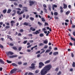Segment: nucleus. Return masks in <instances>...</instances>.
<instances>
[{"label": "nucleus", "mask_w": 75, "mask_h": 75, "mask_svg": "<svg viewBox=\"0 0 75 75\" xmlns=\"http://www.w3.org/2000/svg\"><path fill=\"white\" fill-rule=\"evenodd\" d=\"M52 68V65L49 64L46 65L44 67V69L42 70L40 72L41 75H44L47 74L48 71H49Z\"/></svg>", "instance_id": "nucleus-1"}, {"label": "nucleus", "mask_w": 75, "mask_h": 75, "mask_svg": "<svg viewBox=\"0 0 75 75\" xmlns=\"http://www.w3.org/2000/svg\"><path fill=\"white\" fill-rule=\"evenodd\" d=\"M52 7L53 10H55V8H57V5L55 4L53 5L52 6Z\"/></svg>", "instance_id": "nucleus-7"}, {"label": "nucleus", "mask_w": 75, "mask_h": 75, "mask_svg": "<svg viewBox=\"0 0 75 75\" xmlns=\"http://www.w3.org/2000/svg\"><path fill=\"white\" fill-rule=\"evenodd\" d=\"M27 63H25L23 64V65H27Z\"/></svg>", "instance_id": "nucleus-57"}, {"label": "nucleus", "mask_w": 75, "mask_h": 75, "mask_svg": "<svg viewBox=\"0 0 75 75\" xmlns=\"http://www.w3.org/2000/svg\"><path fill=\"white\" fill-rule=\"evenodd\" d=\"M24 13V10L22 11L21 12L20 14H21V15L22 14H23V13Z\"/></svg>", "instance_id": "nucleus-35"}, {"label": "nucleus", "mask_w": 75, "mask_h": 75, "mask_svg": "<svg viewBox=\"0 0 75 75\" xmlns=\"http://www.w3.org/2000/svg\"><path fill=\"white\" fill-rule=\"evenodd\" d=\"M25 15L24 14L23 15V18H25Z\"/></svg>", "instance_id": "nucleus-60"}, {"label": "nucleus", "mask_w": 75, "mask_h": 75, "mask_svg": "<svg viewBox=\"0 0 75 75\" xmlns=\"http://www.w3.org/2000/svg\"><path fill=\"white\" fill-rule=\"evenodd\" d=\"M29 3L30 6H33L34 4H35L36 5L37 4V3L35 1H29Z\"/></svg>", "instance_id": "nucleus-2"}, {"label": "nucleus", "mask_w": 75, "mask_h": 75, "mask_svg": "<svg viewBox=\"0 0 75 75\" xmlns=\"http://www.w3.org/2000/svg\"><path fill=\"white\" fill-rule=\"evenodd\" d=\"M17 70V69H13L11 71L10 73H11V74H13L14 73V72H16V71Z\"/></svg>", "instance_id": "nucleus-6"}, {"label": "nucleus", "mask_w": 75, "mask_h": 75, "mask_svg": "<svg viewBox=\"0 0 75 75\" xmlns=\"http://www.w3.org/2000/svg\"><path fill=\"white\" fill-rule=\"evenodd\" d=\"M63 6H64V7H63V8H64V9H65L66 8H67V7L68 6L66 4H64Z\"/></svg>", "instance_id": "nucleus-9"}, {"label": "nucleus", "mask_w": 75, "mask_h": 75, "mask_svg": "<svg viewBox=\"0 0 75 75\" xmlns=\"http://www.w3.org/2000/svg\"><path fill=\"white\" fill-rule=\"evenodd\" d=\"M69 13H70V11H69L66 12V15H68V14H69Z\"/></svg>", "instance_id": "nucleus-20"}, {"label": "nucleus", "mask_w": 75, "mask_h": 75, "mask_svg": "<svg viewBox=\"0 0 75 75\" xmlns=\"http://www.w3.org/2000/svg\"><path fill=\"white\" fill-rule=\"evenodd\" d=\"M21 49H22V47H19L18 49V51H20L21 50Z\"/></svg>", "instance_id": "nucleus-39"}, {"label": "nucleus", "mask_w": 75, "mask_h": 75, "mask_svg": "<svg viewBox=\"0 0 75 75\" xmlns=\"http://www.w3.org/2000/svg\"><path fill=\"white\" fill-rule=\"evenodd\" d=\"M10 28V26H6V29H8V28Z\"/></svg>", "instance_id": "nucleus-33"}, {"label": "nucleus", "mask_w": 75, "mask_h": 75, "mask_svg": "<svg viewBox=\"0 0 75 75\" xmlns=\"http://www.w3.org/2000/svg\"><path fill=\"white\" fill-rule=\"evenodd\" d=\"M11 65H13V66H14V67H17V66H18V65L16 64V63H13L11 64Z\"/></svg>", "instance_id": "nucleus-15"}, {"label": "nucleus", "mask_w": 75, "mask_h": 75, "mask_svg": "<svg viewBox=\"0 0 75 75\" xmlns=\"http://www.w3.org/2000/svg\"><path fill=\"white\" fill-rule=\"evenodd\" d=\"M71 40H72L73 41H75V38H72L71 37Z\"/></svg>", "instance_id": "nucleus-27"}, {"label": "nucleus", "mask_w": 75, "mask_h": 75, "mask_svg": "<svg viewBox=\"0 0 75 75\" xmlns=\"http://www.w3.org/2000/svg\"><path fill=\"white\" fill-rule=\"evenodd\" d=\"M39 71H39V70H36L35 71V73H36V74H38V72H39Z\"/></svg>", "instance_id": "nucleus-29"}, {"label": "nucleus", "mask_w": 75, "mask_h": 75, "mask_svg": "<svg viewBox=\"0 0 75 75\" xmlns=\"http://www.w3.org/2000/svg\"><path fill=\"white\" fill-rule=\"evenodd\" d=\"M29 17H30V16H29V15H27L26 16V17H25V18L26 20H27V19H28V18H29Z\"/></svg>", "instance_id": "nucleus-22"}, {"label": "nucleus", "mask_w": 75, "mask_h": 75, "mask_svg": "<svg viewBox=\"0 0 75 75\" xmlns=\"http://www.w3.org/2000/svg\"><path fill=\"white\" fill-rule=\"evenodd\" d=\"M41 19L42 21H45V20L44 18H42Z\"/></svg>", "instance_id": "nucleus-32"}, {"label": "nucleus", "mask_w": 75, "mask_h": 75, "mask_svg": "<svg viewBox=\"0 0 75 75\" xmlns=\"http://www.w3.org/2000/svg\"><path fill=\"white\" fill-rule=\"evenodd\" d=\"M71 55L72 57H74V54H73V53H72L71 54Z\"/></svg>", "instance_id": "nucleus-59"}, {"label": "nucleus", "mask_w": 75, "mask_h": 75, "mask_svg": "<svg viewBox=\"0 0 75 75\" xmlns=\"http://www.w3.org/2000/svg\"><path fill=\"white\" fill-rule=\"evenodd\" d=\"M43 43L44 44H46L48 43V40H45L43 42Z\"/></svg>", "instance_id": "nucleus-25"}, {"label": "nucleus", "mask_w": 75, "mask_h": 75, "mask_svg": "<svg viewBox=\"0 0 75 75\" xmlns=\"http://www.w3.org/2000/svg\"><path fill=\"white\" fill-rule=\"evenodd\" d=\"M0 48H3V46L1 45L0 44Z\"/></svg>", "instance_id": "nucleus-50"}, {"label": "nucleus", "mask_w": 75, "mask_h": 75, "mask_svg": "<svg viewBox=\"0 0 75 75\" xmlns=\"http://www.w3.org/2000/svg\"><path fill=\"white\" fill-rule=\"evenodd\" d=\"M45 52V50H43V51L42 52L40 53V54H42L43 53H44V52Z\"/></svg>", "instance_id": "nucleus-47"}, {"label": "nucleus", "mask_w": 75, "mask_h": 75, "mask_svg": "<svg viewBox=\"0 0 75 75\" xmlns=\"http://www.w3.org/2000/svg\"><path fill=\"white\" fill-rule=\"evenodd\" d=\"M23 31H24V30H23V29H21L19 31V32L20 33H22V32H23Z\"/></svg>", "instance_id": "nucleus-43"}, {"label": "nucleus", "mask_w": 75, "mask_h": 75, "mask_svg": "<svg viewBox=\"0 0 75 75\" xmlns=\"http://www.w3.org/2000/svg\"><path fill=\"white\" fill-rule=\"evenodd\" d=\"M53 55H58V52H55L53 53Z\"/></svg>", "instance_id": "nucleus-12"}, {"label": "nucleus", "mask_w": 75, "mask_h": 75, "mask_svg": "<svg viewBox=\"0 0 75 75\" xmlns=\"http://www.w3.org/2000/svg\"><path fill=\"white\" fill-rule=\"evenodd\" d=\"M44 48H47V45H46L45 46V47H44Z\"/></svg>", "instance_id": "nucleus-63"}, {"label": "nucleus", "mask_w": 75, "mask_h": 75, "mask_svg": "<svg viewBox=\"0 0 75 75\" xmlns=\"http://www.w3.org/2000/svg\"><path fill=\"white\" fill-rule=\"evenodd\" d=\"M11 11V10L10 9H9L8 10V11L7 12V13H10Z\"/></svg>", "instance_id": "nucleus-21"}, {"label": "nucleus", "mask_w": 75, "mask_h": 75, "mask_svg": "<svg viewBox=\"0 0 75 75\" xmlns=\"http://www.w3.org/2000/svg\"><path fill=\"white\" fill-rule=\"evenodd\" d=\"M10 58H14V57H13V55L12 56H9Z\"/></svg>", "instance_id": "nucleus-49"}, {"label": "nucleus", "mask_w": 75, "mask_h": 75, "mask_svg": "<svg viewBox=\"0 0 75 75\" xmlns=\"http://www.w3.org/2000/svg\"><path fill=\"white\" fill-rule=\"evenodd\" d=\"M43 7H44V8H47V5H45V4H44L43 5Z\"/></svg>", "instance_id": "nucleus-30"}, {"label": "nucleus", "mask_w": 75, "mask_h": 75, "mask_svg": "<svg viewBox=\"0 0 75 75\" xmlns=\"http://www.w3.org/2000/svg\"><path fill=\"white\" fill-rule=\"evenodd\" d=\"M12 48L15 51H17V48L16 47H13Z\"/></svg>", "instance_id": "nucleus-17"}, {"label": "nucleus", "mask_w": 75, "mask_h": 75, "mask_svg": "<svg viewBox=\"0 0 75 75\" xmlns=\"http://www.w3.org/2000/svg\"><path fill=\"white\" fill-rule=\"evenodd\" d=\"M11 1H17V0H9Z\"/></svg>", "instance_id": "nucleus-46"}, {"label": "nucleus", "mask_w": 75, "mask_h": 75, "mask_svg": "<svg viewBox=\"0 0 75 75\" xmlns=\"http://www.w3.org/2000/svg\"><path fill=\"white\" fill-rule=\"evenodd\" d=\"M6 54L7 55H10H10H13V52L10 51L6 52Z\"/></svg>", "instance_id": "nucleus-4"}, {"label": "nucleus", "mask_w": 75, "mask_h": 75, "mask_svg": "<svg viewBox=\"0 0 75 75\" xmlns=\"http://www.w3.org/2000/svg\"><path fill=\"white\" fill-rule=\"evenodd\" d=\"M61 74V71H59L58 73H57V75H60Z\"/></svg>", "instance_id": "nucleus-38"}, {"label": "nucleus", "mask_w": 75, "mask_h": 75, "mask_svg": "<svg viewBox=\"0 0 75 75\" xmlns=\"http://www.w3.org/2000/svg\"><path fill=\"white\" fill-rule=\"evenodd\" d=\"M55 71H58V68H56V69H55Z\"/></svg>", "instance_id": "nucleus-62"}, {"label": "nucleus", "mask_w": 75, "mask_h": 75, "mask_svg": "<svg viewBox=\"0 0 75 75\" xmlns=\"http://www.w3.org/2000/svg\"><path fill=\"white\" fill-rule=\"evenodd\" d=\"M7 37H8L7 38H9V39H10L11 41H13V39H12L11 38H10L11 37V36L9 35H7Z\"/></svg>", "instance_id": "nucleus-13"}, {"label": "nucleus", "mask_w": 75, "mask_h": 75, "mask_svg": "<svg viewBox=\"0 0 75 75\" xmlns=\"http://www.w3.org/2000/svg\"><path fill=\"white\" fill-rule=\"evenodd\" d=\"M42 30L43 31H45V30H46V29H45V28H43L42 29Z\"/></svg>", "instance_id": "nucleus-61"}, {"label": "nucleus", "mask_w": 75, "mask_h": 75, "mask_svg": "<svg viewBox=\"0 0 75 75\" xmlns=\"http://www.w3.org/2000/svg\"><path fill=\"white\" fill-rule=\"evenodd\" d=\"M72 67H75V62H73V64H72Z\"/></svg>", "instance_id": "nucleus-37"}, {"label": "nucleus", "mask_w": 75, "mask_h": 75, "mask_svg": "<svg viewBox=\"0 0 75 75\" xmlns=\"http://www.w3.org/2000/svg\"><path fill=\"white\" fill-rule=\"evenodd\" d=\"M54 16H57L58 15V13L57 12H55L54 13Z\"/></svg>", "instance_id": "nucleus-41"}, {"label": "nucleus", "mask_w": 75, "mask_h": 75, "mask_svg": "<svg viewBox=\"0 0 75 75\" xmlns=\"http://www.w3.org/2000/svg\"><path fill=\"white\" fill-rule=\"evenodd\" d=\"M15 23V21H11V26H13V25H14V23Z\"/></svg>", "instance_id": "nucleus-10"}, {"label": "nucleus", "mask_w": 75, "mask_h": 75, "mask_svg": "<svg viewBox=\"0 0 75 75\" xmlns=\"http://www.w3.org/2000/svg\"><path fill=\"white\" fill-rule=\"evenodd\" d=\"M40 53V51H38L36 52V54H39Z\"/></svg>", "instance_id": "nucleus-58"}, {"label": "nucleus", "mask_w": 75, "mask_h": 75, "mask_svg": "<svg viewBox=\"0 0 75 75\" xmlns=\"http://www.w3.org/2000/svg\"><path fill=\"white\" fill-rule=\"evenodd\" d=\"M73 34L74 36H75V32H74L73 33Z\"/></svg>", "instance_id": "nucleus-64"}, {"label": "nucleus", "mask_w": 75, "mask_h": 75, "mask_svg": "<svg viewBox=\"0 0 75 75\" xmlns=\"http://www.w3.org/2000/svg\"><path fill=\"white\" fill-rule=\"evenodd\" d=\"M68 8H71V5H69L68 6Z\"/></svg>", "instance_id": "nucleus-55"}, {"label": "nucleus", "mask_w": 75, "mask_h": 75, "mask_svg": "<svg viewBox=\"0 0 75 75\" xmlns=\"http://www.w3.org/2000/svg\"><path fill=\"white\" fill-rule=\"evenodd\" d=\"M27 40H25L24 41L23 43L24 44H26V43H27Z\"/></svg>", "instance_id": "nucleus-42"}, {"label": "nucleus", "mask_w": 75, "mask_h": 75, "mask_svg": "<svg viewBox=\"0 0 75 75\" xmlns=\"http://www.w3.org/2000/svg\"><path fill=\"white\" fill-rule=\"evenodd\" d=\"M23 8L24 9V10H25V11H26V12L28 11V10L27 9V7H23Z\"/></svg>", "instance_id": "nucleus-16"}, {"label": "nucleus", "mask_w": 75, "mask_h": 75, "mask_svg": "<svg viewBox=\"0 0 75 75\" xmlns=\"http://www.w3.org/2000/svg\"><path fill=\"white\" fill-rule=\"evenodd\" d=\"M14 4L15 6H17L18 5V4L17 3H16V2L14 3Z\"/></svg>", "instance_id": "nucleus-48"}, {"label": "nucleus", "mask_w": 75, "mask_h": 75, "mask_svg": "<svg viewBox=\"0 0 75 75\" xmlns=\"http://www.w3.org/2000/svg\"><path fill=\"white\" fill-rule=\"evenodd\" d=\"M6 61L8 63V64H10L12 62L11 61H10L8 60H7Z\"/></svg>", "instance_id": "nucleus-24"}, {"label": "nucleus", "mask_w": 75, "mask_h": 75, "mask_svg": "<svg viewBox=\"0 0 75 75\" xmlns=\"http://www.w3.org/2000/svg\"><path fill=\"white\" fill-rule=\"evenodd\" d=\"M31 47V45H30L27 46V48H30Z\"/></svg>", "instance_id": "nucleus-51"}, {"label": "nucleus", "mask_w": 75, "mask_h": 75, "mask_svg": "<svg viewBox=\"0 0 75 75\" xmlns=\"http://www.w3.org/2000/svg\"><path fill=\"white\" fill-rule=\"evenodd\" d=\"M17 14L18 15H21V14H20V11H17Z\"/></svg>", "instance_id": "nucleus-26"}, {"label": "nucleus", "mask_w": 75, "mask_h": 75, "mask_svg": "<svg viewBox=\"0 0 75 75\" xmlns=\"http://www.w3.org/2000/svg\"><path fill=\"white\" fill-rule=\"evenodd\" d=\"M29 42H34V41H33V40H29Z\"/></svg>", "instance_id": "nucleus-52"}, {"label": "nucleus", "mask_w": 75, "mask_h": 75, "mask_svg": "<svg viewBox=\"0 0 75 75\" xmlns=\"http://www.w3.org/2000/svg\"><path fill=\"white\" fill-rule=\"evenodd\" d=\"M49 9L50 11H51V6L49 7Z\"/></svg>", "instance_id": "nucleus-54"}, {"label": "nucleus", "mask_w": 75, "mask_h": 75, "mask_svg": "<svg viewBox=\"0 0 75 75\" xmlns=\"http://www.w3.org/2000/svg\"><path fill=\"white\" fill-rule=\"evenodd\" d=\"M44 12L46 13H47V9L45 8H44Z\"/></svg>", "instance_id": "nucleus-23"}, {"label": "nucleus", "mask_w": 75, "mask_h": 75, "mask_svg": "<svg viewBox=\"0 0 75 75\" xmlns=\"http://www.w3.org/2000/svg\"><path fill=\"white\" fill-rule=\"evenodd\" d=\"M28 75H33V73L31 72H29L28 74Z\"/></svg>", "instance_id": "nucleus-40"}, {"label": "nucleus", "mask_w": 75, "mask_h": 75, "mask_svg": "<svg viewBox=\"0 0 75 75\" xmlns=\"http://www.w3.org/2000/svg\"><path fill=\"white\" fill-rule=\"evenodd\" d=\"M40 37H44V34H43V33H41L39 35Z\"/></svg>", "instance_id": "nucleus-18"}, {"label": "nucleus", "mask_w": 75, "mask_h": 75, "mask_svg": "<svg viewBox=\"0 0 75 75\" xmlns=\"http://www.w3.org/2000/svg\"><path fill=\"white\" fill-rule=\"evenodd\" d=\"M50 51H51V50H47L45 52H50Z\"/></svg>", "instance_id": "nucleus-44"}, {"label": "nucleus", "mask_w": 75, "mask_h": 75, "mask_svg": "<svg viewBox=\"0 0 75 75\" xmlns=\"http://www.w3.org/2000/svg\"><path fill=\"white\" fill-rule=\"evenodd\" d=\"M69 45H71V46H72V45H73V44L71 42L69 43Z\"/></svg>", "instance_id": "nucleus-53"}, {"label": "nucleus", "mask_w": 75, "mask_h": 75, "mask_svg": "<svg viewBox=\"0 0 75 75\" xmlns=\"http://www.w3.org/2000/svg\"><path fill=\"white\" fill-rule=\"evenodd\" d=\"M7 12V10L6 9H4L3 11V13H6Z\"/></svg>", "instance_id": "nucleus-31"}, {"label": "nucleus", "mask_w": 75, "mask_h": 75, "mask_svg": "<svg viewBox=\"0 0 75 75\" xmlns=\"http://www.w3.org/2000/svg\"><path fill=\"white\" fill-rule=\"evenodd\" d=\"M35 64L34 63H32L31 64V66H32L29 67V68L30 69H34V68H35Z\"/></svg>", "instance_id": "nucleus-3"}, {"label": "nucleus", "mask_w": 75, "mask_h": 75, "mask_svg": "<svg viewBox=\"0 0 75 75\" xmlns=\"http://www.w3.org/2000/svg\"><path fill=\"white\" fill-rule=\"evenodd\" d=\"M33 34L35 35H37L38 34H40V32H39L38 30H36V32H33Z\"/></svg>", "instance_id": "nucleus-8"}, {"label": "nucleus", "mask_w": 75, "mask_h": 75, "mask_svg": "<svg viewBox=\"0 0 75 75\" xmlns=\"http://www.w3.org/2000/svg\"><path fill=\"white\" fill-rule=\"evenodd\" d=\"M38 24L40 25H42V23L40 22H38Z\"/></svg>", "instance_id": "nucleus-36"}, {"label": "nucleus", "mask_w": 75, "mask_h": 75, "mask_svg": "<svg viewBox=\"0 0 75 75\" xmlns=\"http://www.w3.org/2000/svg\"><path fill=\"white\" fill-rule=\"evenodd\" d=\"M39 67L40 68H41L43 66H44V64L42 62H40L39 63Z\"/></svg>", "instance_id": "nucleus-5"}, {"label": "nucleus", "mask_w": 75, "mask_h": 75, "mask_svg": "<svg viewBox=\"0 0 75 75\" xmlns=\"http://www.w3.org/2000/svg\"><path fill=\"white\" fill-rule=\"evenodd\" d=\"M23 24L24 25H26V26H27V25H28V23L27 22H25Z\"/></svg>", "instance_id": "nucleus-19"}, {"label": "nucleus", "mask_w": 75, "mask_h": 75, "mask_svg": "<svg viewBox=\"0 0 75 75\" xmlns=\"http://www.w3.org/2000/svg\"><path fill=\"white\" fill-rule=\"evenodd\" d=\"M18 36H21V34L20 33H19L18 35Z\"/></svg>", "instance_id": "nucleus-56"}, {"label": "nucleus", "mask_w": 75, "mask_h": 75, "mask_svg": "<svg viewBox=\"0 0 75 75\" xmlns=\"http://www.w3.org/2000/svg\"><path fill=\"white\" fill-rule=\"evenodd\" d=\"M18 65H21V64H22V62H18Z\"/></svg>", "instance_id": "nucleus-34"}, {"label": "nucleus", "mask_w": 75, "mask_h": 75, "mask_svg": "<svg viewBox=\"0 0 75 75\" xmlns=\"http://www.w3.org/2000/svg\"><path fill=\"white\" fill-rule=\"evenodd\" d=\"M0 63H1V64H4L5 62L3 60L0 59Z\"/></svg>", "instance_id": "nucleus-11"}, {"label": "nucleus", "mask_w": 75, "mask_h": 75, "mask_svg": "<svg viewBox=\"0 0 75 75\" xmlns=\"http://www.w3.org/2000/svg\"><path fill=\"white\" fill-rule=\"evenodd\" d=\"M29 37H33V35L32 34H30L28 35Z\"/></svg>", "instance_id": "nucleus-45"}, {"label": "nucleus", "mask_w": 75, "mask_h": 75, "mask_svg": "<svg viewBox=\"0 0 75 75\" xmlns=\"http://www.w3.org/2000/svg\"><path fill=\"white\" fill-rule=\"evenodd\" d=\"M30 20L32 21H33V20H34V18L33 17H31L30 18Z\"/></svg>", "instance_id": "nucleus-28"}, {"label": "nucleus", "mask_w": 75, "mask_h": 75, "mask_svg": "<svg viewBox=\"0 0 75 75\" xmlns=\"http://www.w3.org/2000/svg\"><path fill=\"white\" fill-rule=\"evenodd\" d=\"M50 60H47L45 62L44 64H48L49 63H50Z\"/></svg>", "instance_id": "nucleus-14"}]
</instances>
